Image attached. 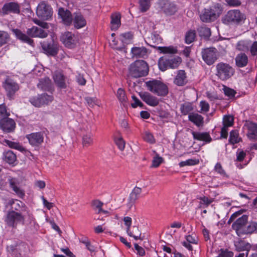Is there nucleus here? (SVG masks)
I'll return each mask as SVG.
<instances>
[{
	"instance_id": "f257e3e1",
	"label": "nucleus",
	"mask_w": 257,
	"mask_h": 257,
	"mask_svg": "<svg viewBox=\"0 0 257 257\" xmlns=\"http://www.w3.org/2000/svg\"><path fill=\"white\" fill-rule=\"evenodd\" d=\"M129 72L130 74L133 77H143L148 74L149 67L145 61L137 60L130 65Z\"/></svg>"
},
{
	"instance_id": "f03ea898",
	"label": "nucleus",
	"mask_w": 257,
	"mask_h": 257,
	"mask_svg": "<svg viewBox=\"0 0 257 257\" xmlns=\"http://www.w3.org/2000/svg\"><path fill=\"white\" fill-rule=\"evenodd\" d=\"M148 89L152 93L160 96H165L168 93V87L163 82L153 80L145 83Z\"/></svg>"
},
{
	"instance_id": "7ed1b4c3",
	"label": "nucleus",
	"mask_w": 257,
	"mask_h": 257,
	"mask_svg": "<svg viewBox=\"0 0 257 257\" xmlns=\"http://www.w3.org/2000/svg\"><path fill=\"white\" fill-rule=\"evenodd\" d=\"M216 75L221 80L230 78L234 73V69L229 64L220 62L216 66Z\"/></svg>"
},
{
	"instance_id": "20e7f679",
	"label": "nucleus",
	"mask_w": 257,
	"mask_h": 257,
	"mask_svg": "<svg viewBox=\"0 0 257 257\" xmlns=\"http://www.w3.org/2000/svg\"><path fill=\"white\" fill-rule=\"evenodd\" d=\"M151 39L153 44L150 45L153 48H156L161 53L164 54H176L177 53V49L173 46L168 47H157L156 45L162 43V39L157 34H152Z\"/></svg>"
},
{
	"instance_id": "39448f33",
	"label": "nucleus",
	"mask_w": 257,
	"mask_h": 257,
	"mask_svg": "<svg viewBox=\"0 0 257 257\" xmlns=\"http://www.w3.org/2000/svg\"><path fill=\"white\" fill-rule=\"evenodd\" d=\"M25 221V213L18 212L14 210L9 211L7 214L6 221L7 224L13 227L17 226L18 223L24 224Z\"/></svg>"
},
{
	"instance_id": "423d86ee",
	"label": "nucleus",
	"mask_w": 257,
	"mask_h": 257,
	"mask_svg": "<svg viewBox=\"0 0 257 257\" xmlns=\"http://www.w3.org/2000/svg\"><path fill=\"white\" fill-rule=\"evenodd\" d=\"M3 86L9 99H14L16 93L19 90V84L13 79L7 78L3 82Z\"/></svg>"
},
{
	"instance_id": "0eeeda50",
	"label": "nucleus",
	"mask_w": 257,
	"mask_h": 257,
	"mask_svg": "<svg viewBox=\"0 0 257 257\" xmlns=\"http://www.w3.org/2000/svg\"><path fill=\"white\" fill-rule=\"evenodd\" d=\"M201 55L203 61L211 65L217 59V51L215 48L204 49L201 51Z\"/></svg>"
},
{
	"instance_id": "6e6552de",
	"label": "nucleus",
	"mask_w": 257,
	"mask_h": 257,
	"mask_svg": "<svg viewBox=\"0 0 257 257\" xmlns=\"http://www.w3.org/2000/svg\"><path fill=\"white\" fill-rule=\"evenodd\" d=\"M41 45L44 52L47 55L55 56L57 54L58 45L53 40L51 41H43L41 42Z\"/></svg>"
},
{
	"instance_id": "1a4fd4ad",
	"label": "nucleus",
	"mask_w": 257,
	"mask_h": 257,
	"mask_svg": "<svg viewBox=\"0 0 257 257\" xmlns=\"http://www.w3.org/2000/svg\"><path fill=\"white\" fill-rule=\"evenodd\" d=\"M60 40L66 47L69 48L74 47L77 42L74 34L70 32L63 33L60 37Z\"/></svg>"
},
{
	"instance_id": "9d476101",
	"label": "nucleus",
	"mask_w": 257,
	"mask_h": 257,
	"mask_svg": "<svg viewBox=\"0 0 257 257\" xmlns=\"http://www.w3.org/2000/svg\"><path fill=\"white\" fill-rule=\"evenodd\" d=\"M247 219L248 216L247 215H243L232 224V227L236 231L238 236H241L242 235V231L244 228L245 227Z\"/></svg>"
},
{
	"instance_id": "9b49d317",
	"label": "nucleus",
	"mask_w": 257,
	"mask_h": 257,
	"mask_svg": "<svg viewBox=\"0 0 257 257\" xmlns=\"http://www.w3.org/2000/svg\"><path fill=\"white\" fill-rule=\"evenodd\" d=\"M7 181L9 182L10 186L20 198H23L25 196V191L19 187V182L17 179L10 176L8 177Z\"/></svg>"
},
{
	"instance_id": "f8f14e48",
	"label": "nucleus",
	"mask_w": 257,
	"mask_h": 257,
	"mask_svg": "<svg viewBox=\"0 0 257 257\" xmlns=\"http://www.w3.org/2000/svg\"><path fill=\"white\" fill-rule=\"evenodd\" d=\"M158 4L166 15H172L176 11L175 6L171 3L169 0H159Z\"/></svg>"
},
{
	"instance_id": "ddd939ff",
	"label": "nucleus",
	"mask_w": 257,
	"mask_h": 257,
	"mask_svg": "<svg viewBox=\"0 0 257 257\" xmlns=\"http://www.w3.org/2000/svg\"><path fill=\"white\" fill-rule=\"evenodd\" d=\"M15 127L16 123L12 118L4 117L0 120V128L6 133L13 132Z\"/></svg>"
},
{
	"instance_id": "4468645a",
	"label": "nucleus",
	"mask_w": 257,
	"mask_h": 257,
	"mask_svg": "<svg viewBox=\"0 0 257 257\" xmlns=\"http://www.w3.org/2000/svg\"><path fill=\"white\" fill-rule=\"evenodd\" d=\"M30 144L33 146H38L44 140L43 134L41 132L33 133L26 136Z\"/></svg>"
},
{
	"instance_id": "2eb2a0df",
	"label": "nucleus",
	"mask_w": 257,
	"mask_h": 257,
	"mask_svg": "<svg viewBox=\"0 0 257 257\" xmlns=\"http://www.w3.org/2000/svg\"><path fill=\"white\" fill-rule=\"evenodd\" d=\"M37 16H52L53 12L50 6L44 2L41 3L37 8Z\"/></svg>"
},
{
	"instance_id": "dca6fc26",
	"label": "nucleus",
	"mask_w": 257,
	"mask_h": 257,
	"mask_svg": "<svg viewBox=\"0 0 257 257\" xmlns=\"http://www.w3.org/2000/svg\"><path fill=\"white\" fill-rule=\"evenodd\" d=\"M2 11L4 14L8 15L12 13L14 14H19L20 6L16 2H10L5 4L3 8Z\"/></svg>"
},
{
	"instance_id": "f3484780",
	"label": "nucleus",
	"mask_w": 257,
	"mask_h": 257,
	"mask_svg": "<svg viewBox=\"0 0 257 257\" xmlns=\"http://www.w3.org/2000/svg\"><path fill=\"white\" fill-rule=\"evenodd\" d=\"M140 96L144 101L150 106H156L158 105L159 103V99L149 92H145L140 93Z\"/></svg>"
},
{
	"instance_id": "a211bd4d",
	"label": "nucleus",
	"mask_w": 257,
	"mask_h": 257,
	"mask_svg": "<svg viewBox=\"0 0 257 257\" xmlns=\"http://www.w3.org/2000/svg\"><path fill=\"white\" fill-rule=\"evenodd\" d=\"M131 52L133 57L136 58H144L148 57V49L144 47H135L132 48Z\"/></svg>"
},
{
	"instance_id": "6ab92c4d",
	"label": "nucleus",
	"mask_w": 257,
	"mask_h": 257,
	"mask_svg": "<svg viewBox=\"0 0 257 257\" xmlns=\"http://www.w3.org/2000/svg\"><path fill=\"white\" fill-rule=\"evenodd\" d=\"M53 78L56 85L60 88H66L67 87L65 80L66 77L61 72L56 71L53 75Z\"/></svg>"
},
{
	"instance_id": "aec40b11",
	"label": "nucleus",
	"mask_w": 257,
	"mask_h": 257,
	"mask_svg": "<svg viewBox=\"0 0 257 257\" xmlns=\"http://www.w3.org/2000/svg\"><path fill=\"white\" fill-rule=\"evenodd\" d=\"M142 192V189L138 187H135L131 193L129 198L127 206L131 208L135 204L136 201L139 198Z\"/></svg>"
},
{
	"instance_id": "412c9836",
	"label": "nucleus",
	"mask_w": 257,
	"mask_h": 257,
	"mask_svg": "<svg viewBox=\"0 0 257 257\" xmlns=\"http://www.w3.org/2000/svg\"><path fill=\"white\" fill-rule=\"evenodd\" d=\"M235 62L237 67H245L248 62V56L244 53H239L236 55L235 58Z\"/></svg>"
},
{
	"instance_id": "4be33fe9",
	"label": "nucleus",
	"mask_w": 257,
	"mask_h": 257,
	"mask_svg": "<svg viewBox=\"0 0 257 257\" xmlns=\"http://www.w3.org/2000/svg\"><path fill=\"white\" fill-rule=\"evenodd\" d=\"M222 12V7L219 4H216L210 9H205L203 16H219Z\"/></svg>"
},
{
	"instance_id": "5701e85b",
	"label": "nucleus",
	"mask_w": 257,
	"mask_h": 257,
	"mask_svg": "<svg viewBox=\"0 0 257 257\" xmlns=\"http://www.w3.org/2000/svg\"><path fill=\"white\" fill-rule=\"evenodd\" d=\"M245 126L247 127L248 130L247 134L248 138L250 140L257 139L256 124L252 122H248L245 124Z\"/></svg>"
},
{
	"instance_id": "b1692460",
	"label": "nucleus",
	"mask_w": 257,
	"mask_h": 257,
	"mask_svg": "<svg viewBox=\"0 0 257 257\" xmlns=\"http://www.w3.org/2000/svg\"><path fill=\"white\" fill-rule=\"evenodd\" d=\"M38 87L44 91L52 92L53 90L51 80L48 77H45L40 79L39 82L38 84Z\"/></svg>"
},
{
	"instance_id": "393cba45",
	"label": "nucleus",
	"mask_w": 257,
	"mask_h": 257,
	"mask_svg": "<svg viewBox=\"0 0 257 257\" xmlns=\"http://www.w3.org/2000/svg\"><path fill=\"white\" fill-rule=\"evenodd\" d=\"M13 32L15 35L16 37L23 42L27 43L29 45H32L34 43V41L32 39L30 38L25 34L22 33V32L19 29H13Z\"/></svg>"
},
{
	"instance_id": "a878e982",
	"label": "nucleus",
	"mask_w": 257,
	"mask_h": 257,
	"mask_svg": "<svg viewBox=\"0 0 257 257\" xmlns=\"http://www.w3.org/2000/svg\"><path fill=\"white\" fill-rule=\"evenodd\" d=\"M11 204L12 210L17 211L16 212H23V213L27 212V207L25 206L24 204L20 200H13Z\"/></svg>"
},
{
	"instance_id": "bb28decb",
	"label": "nucleus",
	"mask_w": 257,
	"mask_h": 257,
	"mask_svg": "<svg viewBox=\"0 0 257 257\" xmlns=\"http://www.w3.org/2000/svg\"><path fill=\"white\" fill-rule=\"evenodd\" d=\"M236 249L238 251H245L244 255L245 257H247L248 252L251 248V245L244 241H240L235 244Z\"/></svg>"
},
{
	"instance_id": "cd10ccee",
	"label": "nucleus",
	"mask_w": 257,
	"mask_h": 257,
	"mask_svg": "<svg viewBox=\"0 0 257 257\" xmlns=\"http://www.w3.org/2000/svg\"><path fill=\"white\" fill-rule=\"evenodd\" d=\"M192 135L195 140L198 141H202L207 143H209L212 140L209 134L207 133L192 132Z\"/></svg>"
},
{
	"instance_id": "c85d7f7f",
	"label": "nucleus",
	"mask_w": 257,
	"mask_h": 257,
	"mask_svg": "<svg viewBox=\"0 0 257 257\" xmlns=\"http://www.w3.org/2000/svg\"><path fill=\"white\" fill-rule=\"evenodd\" d=\"M174 82L178 86H182L187 82L186 73L184 70H180L178 71Z\"/></svg>"
},
{
	"instance_id": "c756f323",
	"label": "nucleus",
	"mask_w": 257,
	"mask_h": 257,
	"mask_svg": "<svg viewBox=\"0 0 257 257\" xmlns=\"http://www.w3.org/2000/svg\"><path fill=\"white\" fill-rule=\"evenodd\" d=\"M188 119L198 126H201L203 122V117L196 113H190L188 115Z\"/></svg>"
},
{
	"instance_id": "7c9ffc66",
	"label": "nucleus",
	"mask_w": 257,
	"mask_h": 257,
	"mask_svg": "<svg viewBox=\"0 0 257 257\" xmlns=\"http://www.w3.org/2000/svg\"><path fill=\"white\" fill-rule=\"evenodd\" d=\"M257 233V222L251 221L245 226L242 231L243 234H251Z\"/></svg>"
},
{
	"instance_id": "2f4dec72",
	"label": "nucleus",
	"mask_w": 257,
	"mask_h": 257,
	"mask_svg": "<svg viewBox=\"0 0 257 257\" xmlns=\"http://www.w3.org/2000/svg\"><path fill=\"white\" fill-rule=\"evenodd\" d=\"M126 232L129 236L134 237L135 240L139 239L143 240V238L141 237V232L137 226H133L132 228L126 229Z\"/></svg>"
},
{
	"instance_id": "473e14b6",
	"label": "nucleus",
	"mask_w": 257,
	"mask_h": 257,
	"mask_svg": "<svg viewBox=\"0 0 257 257\" xmlns=\"http://www.w3.org/2000/svg\"><path fill=\"white\" fill-rule=\"evenodd\" d=\"M3 159L9 164H14L16 161V155L12 151L5 152L3 154Z\"/></svg>"
},
{
	"instance_id": "72a5a7b5",
	"label": "nucleus",
	"mask_w": 257,
	"mask_h": 257,
	"mask_svg": "<svg viewBox=\"0 0 257 257\" xmlns=\"http://www.w3.org/2000/svg\"><path fill=\"white\" fill-rule=\"evenodd\" d=\"M103 203L99 200H95L92 202V206L93 209L96 211V213L100 214L102 213L104 214H108L109 212L102 209Z\"/></svg>"
},
{
	"instance_id": "f704fd0d",
	"label": "nucleus",
	"mask_w": 257,
	"mask_h": 257,
	"mask_svg": "<svg viewBox=\"0 0 257 257\" xmlns=\"http://www.w3.org/2000/svg\"><path fill=\"white\" fill-rule=\"evenodd\" d=\"M243 17H223L222 21L226 25H237L243 20Z\"/></svg>"
},
{
	"instance_id": "c9c22d12",
	"label": "nucleus",
	"mask_w": 257,
	"mask_h": 257,
	"mask_svg": "<svg viewBox=\"0 0 257 257\" xmlns=\"http://www.w3.org/2000/svg\"><path fill=\"white\" fill-rule=\"evenodd\" d=\"M249 44L247 41L240 40L236 44L235 48L239 51L248 52L249 48Z\"/></svg>"
},
{
	"instance_id": "e433bc0d",
	"label": "nucleus",
	"mask_w": 257,
	"mask_h": 257,
	"mask_svg": "<svg viewBox=\"0 0 257 257\" xmlns=\"http://www.w3.org/2000/svg\"><path fill=\"white\" fill-rule=\"evenodd\" d=\"M196 37V31L194 30H190L185 35V42L187 44H190L195 41Z\"/></svg>"
},
{
	"instance_id": "4c0bfd02",
	"label": "nucleus",
	"mask_w": 257,
	"mask_h": 257,
	"mask_svg": "<svg viewBox=\"0 0 257 257\" xmlns=\"http://www.w3.org/2000/svg\"><path fill=\"white\" fill-rule=\"evenodd\" d=\"M240 141L241 138L239 137V134L237 131L233 130L230 132L229 142L231 144H237Z\"/></svg>"
},
{
	"instance_id": "58836bf2",
	"label": "nucleus",
	"mask_w": 257,
	"mask_h": 257,
	"mask_svg": "<svg viewBox=\"0 0 257 257\" xmlns=\"http://www.w3.org/2000/svg\"><path fill=\"white\" fill-rule=\"evenodd\" d=\"M5 142L11 148L16 149L22 152L25 151V149L19 143L14 142L8 140H5Z\"/></svg>"
},
{
	"instance_id": "ea45409f",
	"label": "nucleus",
	"mask_w": 257,
	"mask_h": 257,
	"mask_svg": "<svg viewBox=\"0 0 257 257\" xmlns=\"http://www.w3.org/2000/svg\"><path fill=\"white\" fill-rule=\"evenodd\" d=\"M197 31L201 37L208 39L211 36V31L208 28L200 27L197 29Z\"/></svg>"
},
{
	"instance_id": "a19ab883",
	"label": "nucleus",
	"mask_w": 257,
	"mask_h": 257,
	"mask_svg": "<svg viewBox=\"0 0 257 257\" xmlns=\"http://www.w3.org/2000/svg\"><path fill=\"white\" fill-rule=\"evenodd\" d=\"M152 0H139L140 11L141 12L147 11L150 8Z\"/></svg>"
},
{
	"instance_id": "79ce46f5",
	"label": "nucleus",
	"mask_w": 257,
	"mask_h": 257,
	"mask_svg": "<svg viewBox=\"0 0 257 257\" xmlns=\"http://www.w3.org/2000/svg\"><path fill=\"white\" fill-rule=\"evenodd\" d=\"M73 24L76 28L80 29L86 25V22L84 17H75Z\"/></svg>"
},
{
	"instance_id": "37998d69",
	"label": "nucleus",
	"mask_w": 257,
	"mask_h": 257,
	"mask_svg": "<svg viewBox=\"0 0 257 257\" xmlns=\"http://www.w3.org/2000/svg\"><path fill=\"white\" fill-rule=\"evenodd\" d=\"M168 61L169 63V68L172 69L177 68L182 62L181 58L179 57L168 59Z\"/></svg>"
},
{
	"instance_id": "c03bdc74",
	"label": "nucleus",
	"mask_w": 257,
	"mask_h": 257,
	"mask_svg": "<svg viewBox=\"0 0 257 257\" xmlns=\"http://www.w3.org/2000/svg\"><path fill=\"white\" fill-rule=\"evenodd\" d=\"M193 110L192 104L189 102L182 104L180 107L181 112L183 115H187Z\"/></svg>"
},
{
	"instance_id": "a18cd8bd",
	"label": "nucleus",
	"mask_w": 257,
	"mask_h": 257,
	"mask_svg": "<svg viewBox=\"0 0 257 257\" xmlns=\"http://www.w3.org/2000/svg\"><path fill=\"white\" fill-rule=\"evenodd\" d=\"M29 101L35 107H40L43 105V101L41 99L40 95H38V96H33L30 98Z\"/></svg>"
},
{
	"instance_id": "49530a36",
	"label": "nucleus",
	"mask_w": 257,
	"mask_h": 257,
	"mask_svg": "<svg viewBox=\"0 0 257 257\" xmlns=\"http://www.w3.org/2000/svg\"><path fill=\"white\" fill-rule=\"evenodd\" d=\"M120 17H111L110 21L111 30H116L120 27Z\"/></svg>"
},
{
	"instance_id": "de8ad7c7",
	"label": "nucleus",
	"mask_w": 257,
	"mask_h": 257,
	"mask_svg": "<svg viewBox=\"0 0 257 257\" xmlns=\"http://www.w3.org/2000/svg\"><path fill=\"white\" fill-rule=\"evenodd\" d=\"M116 96L121 103H125L127 101L125 92L122 88H119L117 91Z\"/></svg>"
},
{
	"instance_id": "09e8293b",
	"label": "nucleus",
	"mask_w": 257,
	"mask_h": 257,
	"mask_svg": "<svg viewBox=\"0 0 257 257\" xmlns=\"http://www.w3.org/2000/svg\"><path fill=\"white\" fill-rule=\"evenodd\" d=\"M222 90L224 94L228 96L229 98H232L234 97L236 93L234 90L225 86H223Z\"/></svg>"
},
{
	"instance_id": "8fccbe9b",
	"label": "nucleus",
	"mask_w": 257,
	"mask_h": 257,
	"mask_svg": "<svg viewBox=\"0 0 257 257\" xmlns=\"http://www.w3.org/2000/svg\"><path fill=\"white\" fill-rule=\"evenodd\" d=\"M120 40L123 43H128L133 39V35L131 32L121 34L120 35Z\"/></svg>"
},
{
	"instance_id": "3c124183",
	"label": "nucleus",
	"mask_w": 257,
	"mask_h": 257,
	"mask_svg": "<svg viewBox=\"0 0 257 257\" xmlns=\"http://www.w3.org/2000/svg\"><path fill=\"white\" fill-rule=\"evenodd\" d=\"M199 160L196 159H188L185 161H182L179 163V166L181 167H184L185 166H192L198 164L199 163Z\"/></svg>"
},
{
	"instance_id": "603ef678",
	"label": "nucleus",
	"mask_w": 257,
	"mask_h": 257,
	"mask_svg": "<svg viewBox=\"0 0 257 257\" xmlns=\"http://www.w3.org/2000/svg\"><path fill=\"white\" fill-rule=\"evenodd\" d=\"M158 65L161 70L163 71H165L168 68H169L168 59H164L162 58H160L159 60Z\"/></svg>"
},
{
	"instance_id": "864d4df0",
	"label": "nucleus",
	"mask_w": 257,
	"mask_h": 257,
	"mask_svg": "<svg viewBox=\"0 0 257 257\" xmlns=\"http://www.w3.org/2000/svg\"><path fill=\"white\" fill-rule=\"evenodd\" d=\"M42 100L43 105L47 104L53 100V96L52 95H48L47 93H43L40 95Z\"/></svg>"
},
{
	"instance_id": "5fc2aeb1",
	"label": "nucleus",
	"mask_w": 257,
	"mask_h": 257,
	"mask_svg": "<svg viewBox=\"0 0 257 257\" xmlns=\"http://www.w3.org/2000/svg\"><path fill=\"white\" fill-rule=\"evenodd\" d=\"M143 139L146 142L150 144H154L155 143V139L153 135L149 132H145Z\"/></svg>"
},
{
	"instance_id": "6e6d98bb",
	"label": "nucleus",
	"mask_w": 257,
	"mask_h": 257,
	"mask_svg": "<svg viewBox=\"0 0 257 257\" xmlns=\"http://www.w3.org/2000/svg\"><path fill=\"white\" fill-rule=\"evenodd\" d=\"M9 39L8 34L5 31H0V47L7 43Z\"/></svg>"
},
{
	"instance_id": "4d7b16f0",
	"label": "nucleus",
	"mask_w": 257,
	"mask_h": 257,
	"mask_svg": "<svg viewBox=\"0 0 257 257\" xmlns=\"http://www.w3.org/2000/svg\"><path fill=\"white\" fill-rule=\"evenodd\" d=\"M233 117L231 115H226L223 117V126L229 127L233 125Z\"/></svg>"
},
{
	"instance_id": "13d9d810",
	"label": "nucleus",
	"mask_w": 257,
	"mask_h": 257,
	"mask_svg": "<svg viewBox=\"0 0 257 257\" xmlns=\"http://www.w3.org/2000/svg\"><path fill=\"white\" fill-rule=\"evenodd\" d=\"M33 21L37 25L44 29L49 28V24L43 20H39L36 18L33 19Z\"/></svg>"
},
{
	"instance_id": "bf43d9fd",
	"label": "nucleus",
	"mask_w": 257,
	"mask_h": 257,
	"mask_svg": "<svg viewBox=\"0 0 257 257\" xmlns=\"http://www.w3.org/2000/svg\"><path fill=\"white\" fill-rule=\"evenodd\" d=\"M163 159L157 155L153 159L152 161V167L157 168L163 162Z\"/></svg>"
},
{
	"instance_id": "052dcab7",
	"label": "nucleus",
	"mask_w": 257,
	"mask_h": 257,
	"mask_svg": "<svg viewBox=\"0 0 257 257\" xmlns=\"http://www.w3.org/2000/svg\"><path fill=\"white\" fill-rule=\"evenodd\" d=\"M10 115L9 112H7L6 107L4 104L0 105V119L3 118H8Z\"/></svg>"
},
{
	"instance_id": "680f3d73",
	"label": "nucleus",
	"mask_w": 257,
	"mask_h": 257,
	"mask_svg": "<svg viewBox=\"0 0 257 257\" xmlns=\"http://www.w3.org/2000/svg\"><path fill=\"white\" fill-rule=\"evenodd\" d=\"M214 171L221 176H224L226 175L225 172L220 163L216 164L214 167Z\"/></svg>"
},
{
	"instance_id": "e2e57ef3",
	"label": "nucleus",
	"mask_w": 257,
	"mask_h": 257,
	"mask_svg": "<svg viewBox=\"0 0 257 257\" xmlns=\"http://www.w3.org/2000/svg\"><path fill=\"white\" fill-rule=\"evenodd\" d=\"M39 31V28L36 27H33L32 28L28 29L27 31V34L32 37H37V33Z\"/></svg>"
},
{
	"instance_id": "0e129e2a",
	"label": "nucleus",
	"mask_w": 257,
	"mask_h": 257,
	"mask_svg": "<svg viewBox=\"0 0 257 257\" xmlns=\"http://www.w3.org/2000/svg\"><path fill=\"white\" fill-rule=\"evenodd\" d=\"M93 142L92 139L90 135H85L83 138V145L84 147L90 146Z\"/></svg>"
},
{
	"instance_id": "69168bd1",
	"label": "nucleus",
	"mask_w": 257,
	"mask_h": 257,
	"mask_svg": "<svg viewBox=\"0 0 257 257\" xmlns=\"http://www.w3.org/2000/svg\"><path fill=\"white\" fill-rule=\"evenodd\" d=\"M88 105L91 107H93L95 105L98 104V101L96 98H92L90 97H87L85 98Z\"/></svg>"
},
{
	"instance_id": "338daca9",
	"label": "nucleus",
	"mask_w": 257,
	"mask_h": 257,
	"mask_svg": "<svg viewBox=\"0 0 257 257\" xmlns=\"http://www.w3.org/2000/svg\"><path fill=\"white\" fill-rule=\"evenodd\" d=\"M115 144L121 151H123L125 147V142L121 137L115 140Z\"/></svg>"
},
{
	"instance_id": "774afa93",
	"label": "nucleus",
	"mask_w": 257,
	"mask_h": 257,
	"mask_svg": "<svg viewBox=\"0 0 257 257\" xmlns=\"http://www.w3.org/2000/svg\"><path fill=\"white\" fill-rule=\"evenodd\" d=\"M246 156V153L243 151L238 150L236 152V161L242 162Z\"/></svg>"
}]
</instances>
